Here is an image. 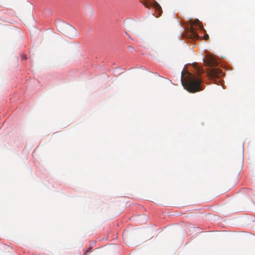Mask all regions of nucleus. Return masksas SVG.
<instances>
[{
	"label": "nucleus",
	"instance_id": "obj_3",
	"mask_svg": "<svg viewBox=\"0 0 255 255\" xmlns=\"http://www.w3.org/2000/svg\"><path fill=\"white\" fill-rule=\"evenodd\" d=\"M204 61L206 66L210 67H214L218 65L217 61L212 56H208Z\"/></svg>",
	"mask_w": 255,
	"mask_h": 255
},
{
	"label": "nucleus",
	"instance_id": "obj_13",
	"mask_svg": "<svg viewBox=\"0 0 255 255\" xmlns=\"http://www.w3.org/2000/svg\"><path fill=\"white\" fill-rule=\"evenodd\" d=\"M208 37H209L208 35H207L206 36H205V39H207Z\"/></svg>",
	"mask_w": 255,
	"mask_h": 255
},
{
	"label": "nucleus",
	"instance_id": "obj_11",
	"mask_svg": "<svg viewBox=\"0 0 255 255\" xmlns=\"http://www.w3.org/2000/svg\"><path fill=\"white\" fill-rule=\"evenodd\" d=\"M91 11H92L91 14H93V11H94V8H93V7H91Z\"/></svg>",
	"mask_w": 255,
	"mask_h": 255
},
{
	"label": "nucleus",
	"instance_id": "obj_7",
	"mask_svg": "<svg viewBox=\"0 0 255 255\" xmlns=\"http://www.w3.org/2000/svg\"><path fill=\"white\" fill-rule=\"evenodd\" d=\"M47 10H48L47 13V14H53L52 11L51 9H47Z\"/></svg>",
	"mask_w": 255,
	"mask_h": 255
},
{
	"label": "nucleus",
	"instance_id": "obj_4",
	"mask_svg": "<svg viewBox=\"0 0 255 255\" xmlns=\"http://www.w3.org/2000/svg\"><path fill=\"white\" fill-rule=\"evenodd\" d=\"M220 70L216 68H212L209 72L208 75L212 78H218L219 77Z\"/></svg>",
	"mask_w": 255,
	"mask_h": 255
},
{
	"label": "nucleus",
	"instance_id": "obj_12",
	"mask_svg": "<svg viewBox=\"0 0 255 255\" xmlns=\"http://www.w3.org/2000/svg\"><path fill=\"white\" fill-rule=\"evenodd\" d=\"M198 74H199V75H200V74H201L202 73V72H200V70H198Z\"/></svg>",
	"mask_w": 255,
	"mask_h": 255
},
{
	"label": "nucleus",
	"instance_id": "obj_1",
	"mask_svg": "<svg viewBox=\"0 0 255 255\" xmlns=\"http://www.w3.org/2000/svg\"><path fill=\"white\" fill-rule=\"evenodd\" d=\"M182 84L188 92L194 93L203 90L201 79L195 75L188 73L181 80Z\"/></svg>",
	"mask_w": 255,
	"mask_h": 255
},
{
	"label": "nucleus",
	"instance_id": "obj_6",
	"mask_svg": "<svg viewBox=\"0 0 255 255\" xmlns=\"http://www.w3.org/2000/svg\"><path fill=\"white\" fill-rule=\"evenodd\" d=\"M23 18L22 19H21L20 20L23 22V23H24L25 24H28V20L27 19V17H22Z\"/></svg>",
	"mask_w": 255,
	"mask_h": 255
},
{
	"label": "nucleus",
	"instance_id": "obj_10",
	"mask_svg": "<svg viewBox=\"0 0 255 255\" xmlns=\"http://www.w3.org/2000/svg\"><path fill=\"white\" fill-rule=\"evenodd\" d=\"M144 6H146V7H148V4H147V3L146 2H145L144 3Z\"/></svg>",
	"mask_w": 255,
	"mask_h": 255
},
{
	"label": "nucleus",
	"instance_id": "obj_5",
	"mask_svg": "<svg viewBox=\"0 0 255 255\" xmlns=\"http://www.w3.org/2000/svg\"><path fill=\"white\" fill-rule=\"evenodd\" d=\"M153 5L155 7V9L158 11V14L161 15L162 13L161 7L159 4L155 1H153Z\"/></svg>",
	"mask_w": 255,
	"mask_h": 255
},
{
	"label": "nucleus",
	"instance_id": "obj_9",
	"mask_svg": "<svg viewBox=\"0 0 255 255\" xmlns=\"http://www.w3.org/2000/svg\"><path fill=\"white\" fill-rule=\"evenodd\" d=\"M128 49L130 50H133V47H132L131 46H128Z\"/></svg>",
	"mask_w": 255,
	"mask_h": 255
},
{
	"label": "nucleus",
	"instance_id": "obj_8",
	"mask_svg": "<svg viewBox=\"0 0 255 255\" xmlns=\"http://www.w3.org/2000/svg\"><path fill=\"white\" fill-rule=\"evenodd\" d=\"M91 248H89V249H88L86 251V252H85V254H86V255H87V254L88 253L90 252H91Z\"/></svg>",
	"mask_w": 255,
	"mask_h": 255
},
{
	"label": "nucleus",
	"instance_id": "obj_2",
	"mask_svg": "<svg viewBox=\"0 0 255 255\" xmlns=\"http://www.w3.org/2000/svg\"><path fill=\"white\" fill-rule=\"evenodd\" d=\"M190 26L191 29V32L192 34L193 38H198L199 36L197 33L195 32L196 29H202L203 28L201 22L198 19L194 20H189Z\"/></svg>",
	"mask_w": 255,
	"mask_h": 255
},
{
	"label": "nucleus",
	"instance_id": "obj_14",
	"mask_svg": "<svg viewBox=\"0 0 255 255\" xmlns=\"http://www.w3.org/2000/svg\"><path fill=\"white\" fill-rule=\"evenodd\" d=\"M70 28H71L72 29H73V30H75V29L73 27H70Z\"/></svg>",
	"mask_w": 255,
	"mask_h": 255
}]
</instances>
